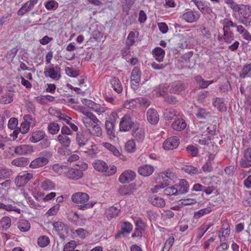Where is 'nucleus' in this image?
Masks as SVG:
<instances>
[{
    "instance_id": "24",
    "label": "nucleus",
    "mask_w": 251,
    "mask_h": 251,
    "mask_svg": "<svg viewBox=\"0 0 251 251\" xmlns=\"http://www.w3.org/2000/svg\"><path fill=\"white\" fill-rule=\"evenodd\" d=\"M149 201L153 205L158 207H163L166 204V202L163 199L156 196L151 197Z\"/></svg>"
},
{
    "instance_id": "6",
    "label": "nucleus",
    "mask_w": 251,
    "mask_h": 251,
    "mask_svg": "<svg viewBox=\"0 0 251 251\" xmlns=\"http://www.w3.org/2000/svg\"><path fill=\"white\" fill-rule=\"evenodd\" d=\"M132 135L138 142L143 141L145 137V132L143 127L139 124H136L132 130Z\"/></svg>"
},
{
    "instance_id": "46",
    "label": "nucleus",
    "mask_w": 251,
    "mask_h": 251,
    "mask_svg": "<svg viewBox=\"0 0 251 251\" xmlns=\"http://www.w3.org/2000/svg\"><path fill=\"white\" fill-rule=\"evenodd\" d=\"M11 219L8 217H3L0 221V227L4 230H7L11 225Z\"/></svg>"
},
{
    "instance_id": "37",
    "label": "nucleus",
    "mask_w": 251,
    "mask_h": 251,
    "mask_svg": "<svg viewBox=\"0 0 251 251\" xmlns=\"http://www.w3.org/2000/svg\"><path fill=\"white\" fill-rule=\"evenodd\" d=\"M41 188L44 190L53 189L55 187L54 183L50 179H45L40 183Z\"/></svg>"
},
{
    "instance_id": "17",
    "label": "nucleus",
    "mask_w": 251,
    "mask_h": 251,
    "mask_svg": "<svg viewBox=\"0 0 251 251\" xmlns=\"http://www.w3.org/2000/svg\"><path fill=\"white\" fill-rule=\"evenodd\" d=\"M154 168L153 166L148 164L142 165L138 168L139 174L144 176H150L152 174Z\"/></svg>"
},
{
    "instance_id": "47",
    "label": "nucleus",
    "mask_w": 251,
    "mask_h": 251,
    "mask_svg": "<svg viewBox=\"0 0 251 251\" xmlns=\"http://www.w3.org/2000/svg\"><path fill=\"white\" fill-rule=\"evenodd\" d=\"M13 94L12 93H6L0 98V102L4 104L9 103L13 101Z\"/></svg>"
},
{
    "instance_id": "49",
    "label": "nucleus",
    "mask_w": 251,
    "mask_h": 251,
    "mask_svg": "<svg viewBox=\"0 0 251 251\" xmlns=\"http://www.w3.org/2000/svg\"><path fill=\"white\" fill-rule=\"evenodd\" d=\"M230 231L229 225L227 223H224L222 225V227L219 232L222 233V234L221 236L225 238L228 236L230 234Z\"/></svg>"
},
{
    "instance_id": "9",
    "label": "nucleus",
    "mask_w": 251,
    "mask_h": 251,
    "mask_svg": "<svg viewBox=\"0 0 251 251\" xmlns=\"http://www.w3.org/2000/svg\"><path fill=\"white\" fill-rule=\"evenodd\" d=\"M179 141L178 137L173 136L165 140L163 143V148L166 150H172L176 149L179 145Z\"/></svg>"
},
{
    "instance_id": "40",
    "label": "nucleus",
    "mask_w": 251,
    "mask_h": 251,
    "mask_svg": "<svg viewBox=\"0 0 251 251\" xmlns=\"http://www.w3.org/2000/svg\"><path fill=\"white\" fill-rule=\"evenodd\" d=\"M196 115L197 118L201 119L210 117V112L203 108H199Z\"/></svg>"
},
{
    "instance_id": "61",
    "label": "nucleus",
    "mask_w": 251,
    "mask_h": 251,
    "mask_svg": "<svg viewBox=\"0 0 251 251\" xmlns=\"http://www.w3.org/2000/svg\"><path fill=\"white\" fill-rule=\"evenodd\" d=\"M186 150L187 153L191 154L193 156H197L198 154V149L193 145L188 146Z\"/></svg>"
},
{
    "instance_id": "53",
    "label": "nucleus",
    "mask_w": 251,
    "mask_h": 251,
    "mask_svg": "<svg viewBox=\"0 0 251 251\" xmlns=\"http://www.w3.org/2000/svg\"><path fill=\"white\" fill-rule=\"evenodd\" d=\"M38 245L41 247H45L50 243L49 238L45 236H41L39 237L37 240Z\"/></svg>"
},
{
    "instance_id": "54",
    "label": "nucleus",
    "mask_w": 251,
    "mask_h": 251,
    "mask_svg": "<svg viewBox=\"0 0 251 251\" xmlns=\"http://www.w3.org/2000/svg\"><path fill=\"white\" fill-rule=\"evenodd\" d=\"M0 209L6 210L7 211H14L18 213H20L21 210L16 206H13L11 204L6 205L2 203H0Z\"/></svg>"
},
{
    "instance_id": "1",
    "label": "nucleus",
    "mask_w": 251,
    "mask_h": 251,
    "mask_svg": "<svg viewBox=\"0 0 251 251\" xmlns=\"http://www.w3.org/2000/svg\"><path fill=\"white\" fill-rule=\"evenodd\" d=\"M89 195L82 192H77L74 194L71 198L72 201L76 203H82V204L78 205V209L85 210L92 208L95 202H87L89 200Z\"/></svg>"
},
{
    "instance_id": "52",
    "label": "nucleus",
    "mask_w": 251,
    "mask_h": 251,
    "mask_svg": "<svg viewBox=\"0 0 251 251\" xmlns=\"http://www.w3.org/2000/svg\"><path fill=\"white\" fill-rule=\"evenodd\" d=\"M223 39L226 43H231L234 39L233 33L232 31H224Z\"/></svg>"
},
{
    "instance_id": "18",
    "label": "nucleus",
    "mask_w": 251,
    "mask_h": 251,
    "mask_svg": "<svg viewBox=\"0 0 251 251\" xmlns=\"http://www.w3.org/2000/svg\"><path fill=\"white\" fill-rule=\"evenodd\" d=\"M115 124L110 121H105V126L106 133L110 139L115 137Z\"/></svg>"
},
{
    "instance_id": "12",
    "label": "nucleus",
    "mask_w": 251,
    "mask_h": 251,
    "mask_svg": "<svg viewBox=\"0 0 251 251\" xmlns=\"http://www.w3.org/2000/svg\"><path fill=\"white\" fill-rule=\"evenodd\" d=\"M33 151L32 146L29 145H21L16 147L14 149V152L18 155L31 154Z\"/></svg>"
},
{
    "instance_id": "7",
    "label": "nucleus",
    "mask_w": 251,
    "mask_h": 251,
    "mask_svg": "<svg viewBox=\"0 0 251 251\" xmlns=\"http://www.w3.org/2000/svg\"><path fill=\"white\" fill-rule=\"evenodd\" d=\"M32 178L33 175L30 173L19 175L15 179V183L18 187H22L25 185Z\"/></svg>"
},
{
    "instance_id": "5",
    "label": "nucleus",
    "mask_w": 251,
    "mask_h": 251,
    "mask_svg": "<svg viewBox=\"0 0 251 251\" xmlns=\"http://www.w3.org/2000/svg\"><path fill=\"white\" fill-rule=\"evenodd\" d=\"M200 15L198 12L191 10L185 12L180 15V18L183 21L189 23L196 22L200 18Z\"/></svg>"
},
{
    "instance_id": "21",
    "label": "nucleus",
    "mask_w": 251,
    "mask_h": 251,
    "mask_svg": "<svg viewBox=\"0 0 251 251\" xmlns=\"http://www.w3.org/2000/svg\"><path fill=\"white\" fill-rule=\"evenodd\" d=\"M110 83L114 90L118 94L123 92V86L119 79L116 77H113L110 80Z\"/></svg>"
},
{
    "instance_id": "44",
    "label": "nucleus",
    "mask_w": 251,
    "mask_h": 251,
    "mask_svg": "<svg viewBox=\"0 0 251 251\" xmlns=\"http://www.w3.org/2000/svg\"><path fill=\"white\" fill-rule=\"evenodd\" d=\"M176 116V111L174 109H167L164 112V116L166 120H171Z\"/></svg>"
},
{
    "instance_id": "60",
    "label": "nucleus",
    "mask_w": 251,
    "mask_h": 251,
    "mask_svg": "<svg viewBox=\"0 0 251 251\" xmlns=\"http://www.w3.org/2000/svg\"><path fill=\"white\" fill-rule=\"evenodd\" d=\"M251 162L248 161L244 155V157L241 158L239 161V166L244 168L250 167L251 166Z\"/></svg>"
},
{
    "instance_id": "42",
    "label": "nucleus",
    "mask_w": 251,
    "mask_h": 251,
    "mask_svg": "<svg viewBox=\"0 0 251 251\" xmlns=\"http://www.w3.org/2000/svg\"><path fill=\"white\" fill-rule=\"evenodd\" d=\"M184 89L183 85L179 82H175L171 87V92L175 94H178Z\"/></svg>"
},
{
    "instance_id": "36",
    "label": "nucleus",
    "mask_w": 251,
    "mask_h": 251,
    "mask_svg": "<svg viewBox=\"0 0 251 251\" xmlns=\"http://www.w3.org/2000/svg\"><path fill=\"white\" fill-rule=\"evenodd\" d=\"M84 152L88 157L90 158L95 157L97 154L98 153L97 145L95 144L92 145L90 148L87 149V150L85 151Z\"/></svg>"
},
{
    "instance_id": "22",
    "label": "nucleus",
    "mask_w": 251,
    "mask_h": 251,
    "mask_svg": "<svg viewBox=\"0 0 251 251\" xmlns=\"http://www.w3.org/2000/svg\"><path fill=\"white\" fill-rule=\"evenodd\" d=\"M220 23L223 25V29L224 31H231L230 27H235L236 24L233 23L229 18H224L220 21Z\"/></svg>"
},
{
    "instance_id": "8",
    "label": "nucleus",
    "mask_w": 251,
    "mask_h": 251,
    "mask_svg": "<svg viewBox=\"0 0 251 251\" xmlns=\"http://www.w3.org/2000/svg\"><path fill=\"white\" fill-rule=\"evenodd\" d=\"M175 38L179 48L182 49L188 48L189 37L186 33L176 34Z\"/></svg>"
},
{
    "instance_id": "43",
    "label": "nucleus",
    "mask_w": 251,
    "mask_h": 251,
    "mask_svg": "<svg viewBox=\"0 0 251 251\" xmlns=\"http://www.w3.org/2000/svg\"><path fill=\"white\" fill-rule=\"evenodd\" d=\"M212 211L211 207H207L205 208L201 209L198 211L195 212L194 217L195 219H199L204 215L209 213Z\"/></svg>"
},
{
    "instance_id": "59",
    "label": "nucleus",
    "mask_w": 251,
    "mask_h": 251,
    "mask_svg": "<svg viewBox=\"0 0 251 251\" xmlns=\"http://www.w3.org/2000/svg\"><path fill=\"white\" fill-rule=\"evenodd\" d=\"M135 33L133 31H130L127 36L126 44L130 47L135 43Z\"/></svg>"
},
{
    "instance_id": "45",
    "label": "nucleus",
    "mask_w": 251,
    "mask_h": 251,
    "mask_svg": "<svg viewBox=\"0 0 251 251\" xmlns=\"http://www.w3.org/2000/svg\"><path fill=\"white\" fill-rule=\"evenodd\" d=\"M201 12L204 15H208L212 17L216 18V14L213 12L212 8L210 7L207 3H206L203 7H201Z\"/></svg>"
},
{
    "instance_id": "48",
    "label": "nucleus",
    "mask_w": 251,
    "mask_h": 251,
    "mask_svg": "<svg viewBox=\"0 0 251 251\" xmlns=\"http://www.w3.org/2000/svg\"><path fill=\"white\" fill-rule=\"evenodd\" d=\"M60 127L57 123L53 122L50 123L48 127L49 132L52 135L57 134L59 131Z\"/></svg>"
},
{
    "instance_id": "11",
    "label": "nucleus",
    "mask_w": 251,
    "mask_h": 251,
    "mask_svg": "<svg viewBox=\"0 0 251 251\" xmlns=\"http://www.w3.org/2000/svg\"><path fill=\"white\" fill-rule=\"evenodd\" d=\"M135 172L131 170L124 172L119 178V181L122 183H126L132 181L135 177Z\"/></svg>"
},
{
    "instance_id": "30",
    "label": "nucleus",
    "mask_w": 251,
    "mask_h": 251,
    "mask_svg": "<svg viewBox=\"0 0 251 251\" xmlns=\"http://www.w3.org/2000/svg\"><path fill=\"white\" fill-rule=\"evenodd\" d=\"M53 228L59 234L67 233V228L66 225L61 222L58 221L53 224Z\"/></svg>"
},
{
    "instance_id": "51",
    "label": "nucleus",
    "mask_w": 251,
    "mask_h": 251,
    "mask_svg": "<svg viewBox=\"0 0 251 251\" xmlns=\"http://www.w3.org/2000/svg\"><path fill=\"white\" fill-rule=\"evenodd\" d=\"M125 150L129 153L133 152L136 150V145L134 140L128 141L125 145Z\"/></svg>"
},
{
    "instance_id": "31",
    "label": "nucleus",
    "mask_w": 251,
    "mask_h": 251,
    "mask_svg": "<svg viewBox=\"0 0 251 251\" xmlns=\"http://www.w3.org/2000/svg\"><path fill=\"white\" fill-rule=\"evenodd\" d=\"M17 226L22 232H27L30 228V223L25 219L20 220L17 223Z\"/></svg>"
},
{
    "instance_id": "14",
    "label": "nucleus",
    "mask_w": 251,
    "mask_h": 251,
    "mask_svg": "<svg viewBox=\"0 0 251 251\" xmlns=\"http://www.w3.org/2000/svg\"><path fill=\"white\" fill-rule=\"evenodd\" d=\"M177 195L186 193L189 190V185L188 182L184 179H181L177 184L175 185Z\"/></svg>"
},
{
    "instance_id": "29",
    "label": "nucleus",
    "mask_w": 251,
    "mask_h": 251,
    "mask_svg": "<svg viewBox=\"0 0 251 251\" xmlns=\"http://www.w3.org/2000/svg\"><path fill=\"white\" fill-rule=\"evenodd\" d=\"M57 138V141L62 147L68 148L70 146L71 139L69 136L59 134Z\"/></svg>"
},
{
    "instance_id": "4",
    "label": "nucleus",
    "mask_w": 251,
    "mask_h": 251,
    "mask_svg": "<svg viewBox=\"0 0 251 251\" xmlns=\"http://www.w3.org/2000/svg\"><path fill=\"white\" fill-rule=\"evenodd\" d=\"M155 181L158 184L154 187L153 192H157L158 189L164 188L170 184L166 175V171L157 174Z\"/></svg>"
},
{
    "instance_id": "55",
    "label": "nucleus",
    "mask_w": 251,
    "mask_h": 251,
    "mask_svg": "<svg viewBox=\"0 0 251 251\" xmlns=\"http://www.w3.org/2000/svg\"><path fill=\"white\" fill-rule=\"evenodd\" d=\"M65 72L67 75L73 77H75L79 75V71L78 70L70 67H66Z\"/></svg>"
},
{
    "instance_id": "58",
    "label": "nucleus",
    "mask_w": 251,
    "mask_h": 251,
    "mask_svg": "<svg viewBox=\"0 0 251 251\" xmlns=\"http://www.w3.org/2000/svg\"><path fill=\"white\" fill-rule=\"evenodd\" d=\"M76 246V242L74 240H72L65 245L63 251H71L72 250H75L74 249Z\"/></svg>"
},
{
    "instance_id": "35",
    "label": "nucleus",
    "mask_w": 251,
    "mask_h": 251,
    "mask_svg": "<svg viewBox=\"0 0 251 251\" xmlns=\"http://www.w3.org/2000/svg\"><path fill=\"white\" fill-rule=\"evenodd\" d=\"M120 211V209L115 206L109 207L106 211V215L108 219H112L117 217Z\"/></svg>"
},
{
    "instance_id": "56",
    "label": "nucleus",
    "mask_w": 251,
    "mask_h": 251,
    "mask_svg": "<svg viewBox=\"0 0 251 251\" xmlns=\"http://www.w3.org/2000/svg\"><path fill=\"white\" fill-rule=\"evenodd\" d=\"M195 80L197 82L200 88L201 89L207 87V83L206 80H204L200 75H197L195 77Z\"/></svg>"
},
{
    "instance_id": "33",
    "label": "nucleus",
    "mask_w": 251,
    "mask_h": 251,
    "mask_svg": "<svg viewBox=\"0 0 251 251\" xmlns=\"http://www.w3.org/2000/svg\"><path fill=\"white\" fill-rule=\"evenodd\" d=\"M118 193L121 196L130 195L133 193V188L130 185H125L120 187Z\"/></svg>"
},
{
    "instance_id": "39",
    "label": "nucleus",
    "mask_w": 251,
    "mask_h": 251,
    "mask_svg": "<svg viewBox=\"0 0 251 251\" xmlns=\"http://www.w3.org/2000/svg\"><path fill=\"white\" fill-rule=\"evenodd\" d=\"M251 75V63L245 65L240 73V76L245 78L250 76Z\"/></svg>"
},
{
    "instance_id": "16",
    "label": "nucleus",
    "mask_w": 251,
    "mask_h": 251,
    "mask_svg": "<svg viewBox=\"0 0 251 251\" xmlns=\"http://www.w3.org/2000/svg\"><path fill=\"white\" fill-rule=\"evenodd\" d=\"M49 160L45 157H38L32 160L29 165L31 168L36 169L43 167L48 164Z\"/></svg>"
},
{
    "instance_id": "20",
    "label": "nucleus",
    "mask_w": 251,
    "mask_h": 251,
    "mask_svg": "<svg viewBox=\"0 0 251 251\" xmlns=\"http://www.w3.org/2000/svg\"><path fill=\"white\" fill-rule=\"evenodd\" d=\"M186 127V123L184 120L178 118L175 120L172 124V127L176 131H181Z\"/></svg>"
},
{
    "instance_id": "26",
    "label": "nucleus",
    "mask_w": 251,
    "mask_h": 251,
    "mask_svg": "<svg viewBox=\"0 0 251 251\" xmlns=\"http://www.w3.org/2000/svg\"><path fill=\"white\" fill-rule=\"evenodd\" d=\"M152 54L155 60L162 62L165 55V51L160 47H156L152 50Z\"/></svg>"
},
{
    "instance_id": "57",
    "label": "nucleus",
    "mask_w": 251,
    "mask_h": 251,
    "mask_svg": "<svg viewBox=\"0 0 251 251\" xmlns=\"http://www.w3.org/2000/svg\"><path fill=\"white\" fill-rule=\"evenodd\" d=\"M184 171L191 175L199 174V170L197 168L192 166H186L183 168Z\"/></svg>"
},
{
    "instance_id": "2",
    "label": "nucleus",
    "mask_w": 251,
    "mask_h": 251,
    "mask_svg": "<svg viewBox=\"0 0 251 251\" xmlns=\"http://www.w3.org/2000/svg\"><path fill=\"white\" fill-rule=\"evenodd\" d=\"M138 124L133 116L126 114L120 120L119 124L120 130L124 132L128 131L132 127L134 128L136 124Z\"/></svg>"
},
{
    "instance_id": "63",
    "label": "nucleus",
    "mask_w": 251,
    "mask_h": 251,
    "mask_svg": "<svg viewBox=\"0 0 251 251\" xmlns=\"http://www.w3.org/2000/svg\"><path fill=\"white\" fill-rule=\"evenodd\" d=\"M29 123L28 122H25L21 124V127L19 129L22 134H25L29 131Z\"/></svg>"
},
{
    "instance_id": "64",
    "label": "nucleus",
    "mask_w": 251,
    "mask_h": 251,
    "mask_svg": "<svg viewBox=\"0 0 251 251\" xmlns=\"http://www.w3.org/2000/svg\"><path fill=\"white\" fill-rule=\"evenodd\" d=\"M208 91H201L198 95V100L202 103L204 101L205 99L207 97L208 95Z\"/></svg>"
},
{
    "instance_id": "10",
    "label": "nucleus",
    "mask_w": 251,
    "mask_h": 251,
    "mask_svg": "<svg viewBox=\"0 0 251 251\" xmlns=\"http://www.w3.org/2000/svg\"><path fill=\"white\" fill-rule=\"evenodd\" d=\"M83 175L82 170H80L77 166H74L69 169L67 173L68 178L73 180H77L81 178Z\"/></svg>"
},
{
    "instance_id": "25",
    "label": "nucleus",
    "mask_w": 251,
    "mask_h": 251,
    "mask_svg": "<svg viewBox=\"0 0 251 251\" xmlns=\"http://www.w3.org/2000/svg\"><path fill=\"white\" fill-rule=\"evenodd\" d=\"M141 72L138 68L135 67L132 70L130 76L132 84L139 83L141 80Z\"/></svg>"
},
{
    "instance_id": "23",
    "label": "nucleus",
    "mask_w": 251,
    "mask_h": 251,
    "mask_svg": "<svg viewBox=\"0 0 251 251\" xmlns=\"http://www.w3.org/2000/svg\"><path fill=\"white\" fill-rule=\"evenodd\" d=\"M213 105L216 107L219 111L224 112L226 110V104L221 98H216L213 100Z\"/></svg>"
},
{
    "instance_id": "15",
    "label": "nucleus",
    "mask_w": 251,
    "mask_h": 251,
    "mask_svg": "<svg viewBox=\"0 0 251 251\" xmlns=\"http://www.w3.org/2000/svg\"><path fill=\"white\" fill-rule=\"evenodd\" d=\"M148 121L152 125H155L158 122L159 115L157 111L154 108H150L147 112Z\"/></svg>"
},
{
    "instance_id": "19",
    "label": "nucleus",
    "mask_w": 251,
    "mask_h": 251,
    "mask_svg": "<svg viewBox=\"0 0 251 251\" xmlns=\"http://www.w3.org/2000/svg\"><path fill=\"white\" fill-rule=\"evenodd\" d=\"M45 136V133L41 130L33 131L29 138V141L32 143H37L42 139Z\"/></svg>"
},
{
    "instance_id": "32",
    "label": "nucleus",
    "mask_w": 251,
    "mask_h": 251,
    "mask_svg": "<svg viewBox=\"0 0 251 251\" xmlns=\"http://www.w3.org/2000/svg\"><path fill=\"white\" fill-rule=\"evenodd\" d=\"M212 223L209 224L207 225H201L198 229L197 235L196 238L197 241H199L204 234L213 226Z\"/></svg>"
},
{
    "instance_id": "62",
    "label": "nucleus",
    "mask_w": 251,
    "mask_h": 251,
    "mask_svg": "<svg viewBox=\"0 0 251 251\" xmlns=\"http://www.w3.org/2000/svg\"><path fill=\"white\" fill-rule=\"evenodd\" d=\"M176 190V189L174 185L173 186L166 188L164 190V193L165 195L168 196L178 195L177 192H175Z\"/></svg>"
},
{
    "instance_id": "3",
    "label": "nucleus",
    "mask_w": 251,
    "mask_h": 251,
    "mask_svg": "<svg viewBox=\"0 0 251 251\" xmlns=\"http://www.w3.org/2000/svg\"><path fill=\"white\" fill-rule=\"evenodd\" d=\"M44 74L46 77H50L54 80H58L61 77V68L58 65L54 66L50 64L45 69Z\"/></svg>"
},
{
    "instance_id": "13",
    "label": "nucleus",
    "mask_w": 251,
    "mask_h": 251,
    "mask_svg": "<svg viewBox=\"0 0 251 251\" xmlns=\"http://www.w3.org/2000/svg\"><path fill=\"white\" fill-rule=\"evenodd\" d=\"M76 143L79 148L85 146L88 142L89 138L86 132L80 131L76 134Z\"/></svg>"
},
{
    "instance_id": "50",
    "label": "nucleus",
    "mask_w": 251,
    "mask_h": 251,
    "mask_svg": "<svg viewBox=\"0 0 251 251\" xmlns=\"http://www.w3.org/2000/svg\"><path fill=\"white\" fill-rule=\"evenodd\" d=\"M67 167L65 165L55 164L52 166V170L58 175H61L63 173L64 170L67 169Z\"/></svg>"
},
{
    "instance_id": "34",
    "label": "nucleus",
    "mask_w": 251,
    "mask_h": 251,
    "mask_svg": "<svg viewBox=\"0 0 251 251\" xmlns=\"http://www.w3.org/2000/svg\"><path fill=\"white\" fill-rule=\"evenodd\" d=\"M102 145L107 150L113 153V154L117 157H120L121 155V153L119 150L113 145L109 143L103 142Z\"/></svg>"
},
{
    "instance_id": "38",
    "label": "nucleus",
    "mask_w": 251,
    "mask_h": 251,
    "mask_svg": "<svg viewBox=\"0 0 251 251\" xmlns=\"http://www.w3.org/2000/svg\"><path fill=\"white\" fill-rule=\"evenodd\" d=\"M121 228L119 234L129 233L132 229V226L129 222H124L121 224Z\"/></svg>"
},
{
    "instance_id": "41",
    "label": "nucleus",
    "mask_w": 251,
    "mask_h": 251,
    "mask_svg": "<svg viewBox=\"0 0 251 251\" xmlns=\"http://www.w3.org/2000/svg\"><path fill=\"white\" fill-rule=\"evenodd\" d=\"M90 132L92 135L97 137H100L102 135V130L100 126L97 123H94Z\"/></svg>"
},
{
    "instance_id": "28",
    "label": "nucleus",
    "mask_w": 251,
    "mask_h": 251,
    "mask_svg": "<svg viewBox=\"0 0 251 251\" xmlns=\"http://www.w3.org/2000/svg\"><path fill=\"white\" fill-rule=\"evenodd\" d=\"M29 162V161L28 158L21 157L14 159L12 161L11 164L15 166L23 167L27 165Z\"/></svg>"
},
{
    "instance_id": "27",
    "label": "nucleus",
    "mask_w": 251,
    "mask_h": 251,
    "mask_svg": "<svg viewBox=\"0 0 251 251\" xmlns=\"http://www.w3.org/2000/svg\"><path fill=\"white\" fill-rule=\"evenodd\" d=\"M94 169L100 172H106L108 169L106 163L101 160H97L93 163Z\"/></svg>"
}]
</instances>
